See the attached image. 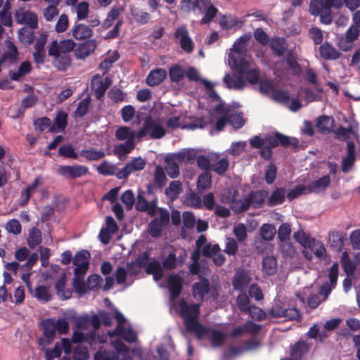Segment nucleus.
Instances as JSON below:
<instances>
[{"instance_id":"f257e3e1","label":"nucleus","mask_w":360,"mask_h":360,"mask_svg":"<svg viewBox=\"0 0 360 360\" xmlns=\"http://www.w3.org/2000/svg\"><path fill=\"white\" fill-rule=\"evenodd\" d=\"M200 304L188 303L184 299L179 303L180 315L184 320L186 330L188 333H194L199 338L207 335L208 332V330L198 320L200 313Z\"/></svg>"},{"instance_id":"f03ea898","label":"nucleus","mask_w":360,"mask_h":360,"mask_svg":"<svg viewBox=\"0 0 360 360\" xmlns=\"http://www.w3.org/2000/svg\"><path fill=\"white\" fill-rule=\"evenodd\" d=\"M345 4V0H311L309 12L314 16H319L320 21L324 25H330L333 20L332 8H341Z\"/></svg>"},{"instance_id":"7ed1b4c3","label":"nucleus","mask_w":360,"mask_h":360,"mask_svg":"<svg viewBox=\"0 0 360 360\" xmlns=\"http://www.w3.org/2000/svg\"><path fill=\"white\" fill-rule=\"evenodd\" d=\"M229 63L231 67L238 72V75L235 78V77L230 76L229 74H226L223 81L228 89L241 90L245 85L244 74L245 70L248 69V63L245 58H237L231 53L229 54Z\"/></svg>"},{"instance_id":"20e7f679","label":"nucleus","mask_w":360,"mask_h":360,"mask_svg":"<svg viewBox=\"0 0 360 360\" xmlns=\"http://www.w3.org/2000/svg\"><path fill=\"white\" fill-rule=\"evenodd\" d=\"M169 223V214L167 210L160 209V217L154 218L148 224V231L153 238L159 237L163 227Z\"/></svg>"},{"instance_id":"39448f33","label":"nucleus","mask_w":360,"mask_h":360,"mask_svg":"<svg viewBox=\"0 0 360 360\" xmlns=\"http://www.w3.org/2000/svg\"><path fill=\"white\" fill-rule=\"evenodd\" d=\"M76 46V43L70 39L60 40H53L48 48V55L49 56H58L59 53L68 54L72 51Z\"/></svg>"},{"instance_id":"423d86ee","label":"nucleus","mask_w":360,"mask_h":360,"mask_svg":"<svg viewBox=\"0 0 360 360\" xmlns=\"http://www.w3.org/2000/svg\"><path fill=\"white\" fill-rule=\"evenodd\" d=\"M89 173V168L84 165H60L57 174L66 179H75Z\"/></svg>"},{"instance_id":"0eeeda50","label":"nucleus","mask_w":360,"mask_h":360,"mask_svg":"<svg viewBox=\"0 0 360 360\" xmlns=\"http://www.w3.org/2000/svg\"><path fill=\"white\" fill-rule=\"evenodd\" d=\"M194 8L200 11L205 10V15L200 20L201 25L209 23L217 15L218 9L213 6L210 0H195L193 2Z\"/></svg>"},{"instance_id":"6e6552de","label":"nucleus","mask_w":360,"mask_h":360,"mask_svg":"<svg viewBox=\"0 0 360 360\" xmlns=\"http://www.w3.org/2000/svg\"><path fill=\"white\" fill-rule=\"evenodd\" d=\"M43 337L39 340V345L46 347L53 341L56 335L54 319H46L41 322Z\"/></svg>"},{"instance_id":"1a4fd4ad","label":"nucleus","mask_w":360,"mask_h":360,"mask_svg":"<svg viewBox=\"0 0 360 360\" xmlns=\"http://www.w3.org/2000/svg\"><path fill=\"white\" fill-rule=\"evenodd\" d=\"M14 16L18 24H25L31 29H36L38 26L37 15L33 12L20 8L15 12Z\"/></svg>"},{"instance_id":"9d476101","label":"nucleus","mask_w":360,"mask_h":360,"mask_svg":"<svg viewBox=\"0 0 360 360\" xmlns=\"http://www.w3.org/2000/svg\"><path fill=\"white\" fill-rule=\"evenodd\" d=\"M111 84L112 80L110 77H106L104 79H102L98 74L94 75L91 80V90L94 92L96 98L99 100L103 98L106 90Z\"/></svg>"},{"instance_id":"9b49d317","label":"nucleus","mask_w":360,"mask_h":360,"mask_svg":"<svg viewBox=\"0 0 360 360\" xmlns=\"http://www.w3.org/2000/svg\"><path fill=\"white\" fill-rule=\"evenodd\" d=\"M48 35L46 32H42L34 44V51L32 54L33 60L37 64H44L46 59L45 46L47 42Z\"/></svg>"},{"instance_id":"f8f14e48","label":"nucleus","mask_w":360,"mask_h":360,"mask_svg":"<svg viewBox=\"0 0 360 360\" xmlns=\"http://www.w3.org/2000/svg\"><path fill=\"white\" fill-rule=\"evenodd\" d=\"M167 288L171 299L177 298L183 290V278L179 274H170L167 278Z\"/></svg>"},{"instance_id":"ddd939ff","label":"nucleus","mask_w":360,"mask_h":360,"mask_svg":"<svg viewBox=\"0 0 360 360\" xmlns=\"http://www.w3.org/2000/svg\"><path fill=\"white\" fill-rule=\"evenodd\" d=\"M199 281L195 283L192 286V292L193 297L198 301L202 302L205 295L209 294L211 286L209 280L204 277L200 276Z\"/></svg>"},{"instance_id":"4468645a","label":"nucleus","mask_w":360,"mask_h":360,"mask_svg":"<svg viewBox=\"0 0 360 360\" xmlns=\"http://www.w3.org/2000/svg\"><path fill=\"white\" fill-rule=\"evenodd\" d=\"M174 37L179 40L181 48L186 53H191L194 48L192 39L188 35V31L185 26L178 27L174 33Z\"/></svg>"},{"instance_id":"2eb2a0df","label":"nucleus","mask_w":360,"mask_h":360,"mask_svg":"<svg viewBox=\"0 0 360 360\" xmlns=\"http://www.w3.org/2000/svg\"><path fill=\"white\" fill-rule=\"evenodd\" d=\"M70 32L72 37L77 41L91 39L94 34L91 27L84 23L75 22Z\"/></svg>"},{"instance_id":"dca6fc26","label":"nucleus","mask_w":360,"mask_h":360,"mask_svg":"<svg viewBox=\"0 0 360 360\" xmlns=\"http://www.w3.org/2000/svg\"><path fill=\"white\" fill-rule=\"evenodd\" d=\"M145 121L149 131V136L153 139H160L166 134L165 129L159 123L158 120H154L151 116H147Z\"/></svg>"},{"instance_id":"f3484780","label":"nucleus","mask_w":360,"mask_h":360,"mask_svg":"<svg viewBox=\"0 0 360 360\" xmlns=\"http://www.w3.org/2000/svg\"><path fill=\"white\" fill-rule=\"evenodd\" d=\"M97 46L98 43L95 39L84 40V42L78 44L75 50V54L77 58L85 59L94 52Z\"/></svg>"},{"instance_id":"a211bd4d","label":"nucleus","mask_w":360,"mask_h":360,"mask_svg":"<svg viewBox=\"0 0 360 360\" xmlns=\"http://www.w3.org/2000/svg\"><path fill=\"white\" fill-rule=\"evenodd\" d=\"M330 184V177L328 174L324 175L317 180H314L306 185L307 193H320L324 192Z\"/></svg>"},{"instance_id":"6ab92c4d","label":"nucleus","mask_w":360,"mask_h":360,"mask_svg":"<svg viewBox=\"0 0 360 360\" xmlns=\"http://www.w3.org/2000/svg\"><path fill=\"white\" fill-rule=\"evenodd\" d=\"M268 196L269 192L264 189L251 191L247 195L250 206L254 209L262 208Z\"/></svg>"},{"instance_id":"aec40b11","label":"nucleus","mask_w":360,"mask_h":360,"mask_svg":"<svg viewBox=\"0 0 360 360\" xmlns=\"http://www.w3.org/2000/svg\"><path fill=\"white\" fill-rule=\"evenodd\" d=\"M310 345L305 340H300L290 347L292 360H301L308 353Z\"/></svg>"},{"instance_id":"412c9836","label":"nucleus","mask_w":360,"mask_h":360,"mask_svg":"<svg viewBox=\"0 0 360 360\" xmlns=\"http://www.w3.org/2000/svg\"><path fill=\"white\" fill-rule=\"evenodd\" d=\"M320 57L326 60H335L340 57L341 53L329 42L325 41L319 49Z\"/></svg>"},{"instance_id":"4be33fe9","label":"nucleus","mask_w":360,"mask_h":360,"mask_svg":"<svg viewBox=\"0 0 360 360\" xmlns=\"http://www.w3.org/2000/svg\"><path fill=\"white\" fill-rule=\"evenodd\" d=\"M251 281V278L250 275L245 271H238L233 279V287L235 290L238 291L245 290L249 283Z\"/></svg>"},{"instance_id":"5701e85b","label":"nucleus","mask_w":360,"mask_h":360,"mask_svg":"<svg viewBox=\"0 0 360 360\" xmlns=\"http://www.w3.org/2000/svg\"><path fill=\"white\" fill-rule=\"evenodd\" d=\"M167 72L165 69L158 68L151 70L146 79V84L150 86L160 84L166 78Z\"/></svg>"},{"instance_id":"b1692460","label":"nucleus","mask_w":360,"mask_h":360,"mask_svg":"<svg viewBox=\"0 0 360 360\" xmlns=\"http://www.w3.org/2000/svg\"><path fill=\"white\" fill-rule=\"evenodd\" d=\"M68 113L59 110L53 120V124L50 127L49 131L51 133L62 132L68 125Z\"/></svg>"},{"instance_id":"393cba45","label":"nucleus","mask_w":360,"mask_h":360,"mask_svg":"<svg viewBox=\"0 0 360 360\" xmlns=\"http://www.w3.org/2000/svg\"><path fill=\"white\" fill-rule=\"evenodd\" d=\"M157 207V200L148 202L141 195H138L136 203V209L141 212H147L150 215L155 214Z\"/></svg>"},{"instance_id":"a878e982","label":"nucleus","mask_w":360,"mask_h":360,"mask_svg":"<svg viewBox=\"0 0 360 360\" xmlns=\"http://www.w3.org/2000/svg\"><path fill=\"white\" fill-rule=\"evenodd\" d=\"M334 123L333 117L322 115L317 118L316 127L319 132L326 134L332 131Z\"/></svg>"},{"instance_id":"bb28decb","label":"nucleus","mask_w":360,"mask_h":360,"mask_svg":"<svg viewBox=\"0 0 360 360\" xmlns=\"http://www.w3.org/2000/svg\"><path fill=\"white\" fill-rule=\"evenodd\" d=\"M135 147V143L131 139H127L124 143L116 145L114 148V154L122 160L125 155L129 154Z\"/></svg>"},{"instance_id":"cd10ccee","label":"nucleus","mask_w":360,"mask_h":360,"mask_svg":"<svg viewBox=\"0 0 360 360\" xmlns=\"http://www.w3.org/2000/svg\"><path fill=\"white\" fill-rule=\"evenodd\" d=\"M285 190L283 188H276L266 198V204L269 207H274L284 202Z\"/></svg>"},{"instance_id":"c85d7f7f","label":"nucleus","mask_w":360,"mask_h":360,"mask_svg":"<svg viewBox=\"0 0 360 360\" xmlns=\"http://www.w3.org/2000/svg\"><path fill=\"white\" fill-rule=\"evenodd\" d=\"M294 238L304 248H309L311 250H314L316 246V240L310 238L309 235L303 231L295 232L293 234Z\"/></svg>"},{"instance_id":"c756f323","label":"nucleus","mask_w":360,"mask_h":360,"mask_svg":"<svg viewBox=\"0 0 360 360\" xmlns=\"http://www.w3.org/2000/svg\"><path fill=\"white\" fill-rule=\"evenodd\" d=\"M219 158V155H214L210 158L200 155L196 158V163L201 170L205 171V172H210L212 162H216Z\"/></svg>"},{"instance_id":"7c9ffc66","label":"nucleus","mask_w":360,"mask_h":360,"mask_svg":"<svg viewBox=\"0 0 360 360\" xmlns=\"http://www.w3.org/2000/svg\"><path fill=\"white\" fill-rule=\"evenodd\" d=\"M66 278L63 275L56 283L55 289L58 297L63 300H67L71 297L72 291L66 288Z\"/></svg>"},{"instance_id":"2f4dec72","label":"nucleus","mask_w":360,"mask_h":360,"mask_svg":"<svg viewBox=\"0 0 360 360\" xmlns=\"http://www.w3.org/2000/svg\"><path fill=\"white\" fill-rule=\"evenodd\" d=\"M32 66L29 61L22 62L19 66L17 72H9V76L13 81H20L21 79L31 72Z\"/></svg>"},{"instance_id":"473e14b6","label":"nucleus","mask_w":360,"mask_h":360,"mask_svg":"<svg viewBox=\"0 0 360 360\" xmlns=\"http://www.w3.org/2000/svg\"><path fill=\"white\" fill-rule=\"evenodd\" d=\"M262 271L268 276H272L277 271V259L274 256H266L262 261Z\"/></svg>"},{"instance_id":"72a5a7b5","label":"nucleus","mask_w":360,"mask_h":360,"mask_svg":"<svg viewBox=\"0 0 360 360\" xmlns=\"http://www.w3.org/2000/svg\"><path fill=\"white\" fill-rule=\"evenodd\" d=\"M212 187V176L210 172H203L198 177L197 189L198 193H203Z\"/></svg>"},{"instance_id":"f704fd0d","label":"nucleus","mask_w":360,"mask_h":360,"mask_svg":"<svg viewBox=\"0 0 360 360\" xmlns=\"http://www.w3.org/2000/svg\"><path fill=\"white\" fill-rule=\"evenodd\" d=\"M34 29L27 28V27H22L18 30V39L19 40L25 44H31L35 40L34 32Z\"/></svg>"},{"instance_id":"c9c22d12","label":"nucleus","mask_w":360,"mask_h":360,"mask_svg":"<svg viewBox=\"0 0 360 360\" xmlns=\"http://www.w3.org/2000/svg\"><path fill=\"white\" fill-rule=\"evenodd\" d=\"M250 207L251 206L247 196L243 199L233 200L231 204V210L236 214H240L245 212L249 210Z\"/></svg>"},{"instance_id":"e433bc0d","label":"nucleus","mask_w":360,"mask_h":360,"mask_svg":"<svg viewBox=\"0 0 360 360\" xmlns=\"http://www.w3.org/2000/svg\"><path fill=\"white\" fill-rule=\"evenodd\" d=\"M79 155L90 161H96L103 158L105 155L103 150H97L94 148L82 150Z\"/></svg>"},{"instance_id":"4c0bfd02","label":"nucleus","mask_w":360,"mask_h":360,"mask_svg":"<svg viewBox=\"0 0 360 360\" xmlns=\"http://www.w3.org/2000/svg\"><path fill=\"white\" fill-rule=\"evenodd\" d=\"M135 136L136 132L134 130H131L129 127H120L115 131V138L119 141L127 139H131V141H134Z\"/></svg>"},{"instance_id":"58836bf2","label":"nucleus","mask_w":360,"mask_h":360,"mask_svg":"<svg viewBox=\"0 0 360 360\" xmlns=\"http://www.w3.org/2000/svg\"><path fill=\"white\" fill-rule=\"evenodd\" d=\"M146 272L148 274H153L156 280L161 278L163 276L160 263L157 260L152 261L148 264Z\"/></svg>"},{"instance_id":"ea45409f","label":"nucleus","mask_w":360,"mask_h":360,"mask_svg":"<svg viewBox=\"0 0 360 360\" xmlns=\"http://www.w3.org/2000/svg\"><path fill=\"white\" fill-rule=\"evenodd\" d=\"M185 75V71L184 68L179 65H175L169 68V76L172 82L178 83L181 82Z\"/></svg>"},{"instance_id":"a19ab883","label":"nucleus","mask_w":360,"mask_h":360,"mask_svg":"<svg viewBox=\"0 0 360 360\" xmlns=\"http://www.w3.org/2000/svg\"><path fill=\"white\" fill-rule=\"evenodd\" d=\"M54 58V65L60 70H66L71 65V58L68 54L59 53L58 56Z\"/></svg>"},{"instance_id":"79ce46f5","label":"nucleus","mask_w":360,"mask_h":360,"mask_svg":"<svg viewBox=\"0 0 360 360\" xmlns=\"http://www.w3.org/2000/svg\"><path fill=\"white\" fill-rule=\"evenodd\" d=\"M271 49L276 56H283L287 50L285 39L283 38L273 39L271 43Z\"/></svg>"},{"instance_id":"37998d69","label":"nucleus","mask_w":360,"mask_h":360,"mask_svg":"<svg viewBox=\"0 0 360 360\" xmlns=\"http://www.w3.org/2000/svg\"><path fill=\"white\" fill-rule=\"evenodd\" d=\"M41 232L37 228H33L30 231L27 238V244L30 248H34L41 243Z\"/></svg>"},{"instance_id":"c03bdc74","label":"nucleus","mask_w":360,"mask_h":360,"mask_svg":"<svg viewBox=\"0 0 360 360\" xmlns=\"http://www.w3.org/2000/svg\"><path fill=\"white\" fill-rule=\"evenodd\" d=\"M260 236L266 241H271L274 239L276 234L274 226L269 224H263L259 230Z\"/></svg>"},{"instance_id":"a18cd8bd","label":"nucleus","mask_w":360,"mask_h":360,"mask_svg":"<svg viewBox=\"0 0 360 360\" xmlns=\"http://www.w3.org/2000/svg\"><path fill=\"white\" fill-rule=\"evenodd\" d=\"M217 160V162H212V170L218 175H223L228 170L229 162L225 158Z\"/></svg>"},{"instance_id":"49530a36","label":"nucleus","mask_w":360,"mask_h":360,"mask_svg":"<svg viewBox=\"0 0 360 360\" xmlns=\"http://www.w3.org/2000/svg\"><path fill=\"white\" fill-rule=\"evenodd\" d=\"M120 14V9L117 7H113L108 13L107 17L102 24L103 28L107 30L110 27L113 25L114 21L118 18Z\"/></svg>"},{"instance_id":"de8ad7c7","label":"nucleus","mask_w":360,"mask_h":360,"mask_svg":"<svg viewBox=\"0 0 360 360\" xmlns=\"http://www.w3.org/2000/svg\"><path fill=\"white\" fill-rule=\"evenodd\" d=\"M236 303L239 310L243 313H247L252 307L249 297L243 292L238 295L236 298Z\"/></svg>"},{"instance_id":"09e8293b","label":"nucleus","mask_w":360,"mask_h":360,"mask_svg":"<svg viewBox=\"0 0 360 360\" xmlns=\"http://www.w3.org/2000/svg\"><path fill=\"white\" fill-rule=\"evenodd\" d=\"M94 360H120V356L112 350H99L95 354Z\"/></svg>"},{"instance_id":"8fccbe9b","label":"nucleus","mask_w":360,"mask_h":360,"mask_svg":"<svg viewBox=\"0 0 360 360\" xmlns=\"http://www.w3.org/2000/svg\"><path fill=\"white\" fill-rule=\"evenodd\" d=\"M77 18L83 20L88 18L89 13V4L86 1H82L76 6Z\"/></svg>"},{"instance_id":"3c124183","label":"nucleus","mask_w":360,"mask_h":360,"mask_svg":"<svg viewBox=\"0 0 360 360\" xmlns=\"http://www.w3.org/2000/svg\"><path fill=\"white\" fill-rule=\"evenodd\" d=\"M1 23L6 27H11L13 25L11 13L9 11V4H5L4 8L0 11Z\"/></svg>"},{"instance_id":"603ef678","label":"nucleus","mask_w":360,"mask_h":360,"mask_svg":"<svg viewBox=\"0 0 360 360\" xmlns=\"http://www.w3.org/2000/svg\"><path fill=\"white\" fill-rule=\"evenodd\" d=\"M342 265L345 272L348 275L354 274L356 270L355 263L349 258L348 254L346 252L342 253Z\"/></svg>"},{"instance_id":"864d4df0","label":"nucleus","mask_w":360,"mask_h":360,"mask_svg":"<svg viewBox=\"0 0 360 360\" xmlns=\"http://www.w3.org/2000/svg\"><path fill=\"white\" fill-rule=\"evenodd\" d=\"M108 96L114 103H122L125 100V94L117 86L112 87L108 91Z\"/></svg>"},{"instance_id":"5fc2aeb1","label":"nucleus","mask_w":360,"mask_h":360,"mask_svg":"<svg viewBox=\"0 0 360 360\" xmlns=\"http://www.w3.org/2000/svg\"><path fill=\"white\" fill-rule=\"evenodd\" d=\"M91 104V99L89 98H86L81 101L79 102L75 114L77 117H82L89 111V108Z\"/></svg>"},{"instance_id":"6e6d98bb","label":"nucleus","mask_w":360,"mask_h":360,"mask_svg":"<svg viewBox=\"0 0 360 360\" xmlns=\"http://www.w3.org/2000/svg\"><path fill=\"white\" fill-rule=\"evenodd\" d=\"M291 234V227L288 223H283L278 230V238L279 241L289 240Z\"/></svg>"},{"instance_id":"4d7b16f0","label":"nucleus","mask_w":360,"mask_h":360,"mask_svg":"<svg viewBox=\"0 0 360 360\" xmlns=\"http://www.w3.org/2000/svg\"><path fill=\"white\" fill-rule=\"evenodd\" d=\"M153 180L154 183L159 187H162L166 182V175L164 169L160 165L155 167Z\"/></svg>"},{"instance_id":"13d9d810","label":"nucleus","mask_w":360,"mask_h":360,"mask_svg":"<svg viewBox=\"0 0 360 360\" xmlns=\"http://www.w3.org/2000/svg\"><path fill=\"white\" fill-rule=\"evenodd\" d=\"M271 98L274 101L284 103L290 100V95L286 90L274 89L271 95Z\"/></svg>"},{"instance_id":"bf43d9fd","label":"nucleus","mask_w":360,"mask_h":360,"mask_svg":"<svg viewBox=\"0 0 360 360\" xmlns=\"http://www.w3.org/2000/svg\"><path fill=\"white\" fill-rule=\"evenodd\" d=\"M58 154L61 156L75 160L78 158V154L75 151L73 147L70 144L62 145L59 148Z\"/></svg>"},{"instance_id":"052dcab7","label":"nucleus","mask_w":360,"mask_h":360,"mask_svg":"<svg viewBox=\"0 0 360 360\" xmlns=\"http://www.w3.org/2000/svg\"><path fill=\"white\" fill-rule=\"evenodd\" d=\"M277 167L276 165L271 162L266 167L264 174V179L267 184H272L276 177Z\"/></svg>"},{"instance_id":"680f3d73","label":"nucleus","mask_w":360,"mask_h":360,"mask_svg":"<svg viewBox=\"0 0 360 360\" xmlns=\"http://www.w3.org/2000/svg\"><path fill=\"white\" fill-rule=\"evenodd\" d=\"M279 246L283 256L292 257L295 255V248L290 240L286 241H280Z\"/></svg>"},{"instance_id":"e2e57ef3","label":"nucleus","mask_w":360,"mask_h":360,"mask_svg":"<svg viewBox=\"0 0 360 360\" xmlns=\"http://www.w3.org/2000/svg\"><path fill=\"white\" fill-rule=\"evenodd\" d=\"M166 161L167 163L166 167L167 175L172 179L176 178L179 174V167L178 163L169 158L166 159Z\"/></svg>"},{"instance_id":"0e129e2a","label":"nucleus","mask_w":360,"mask_h":360,"mask_svg":"<svg viewBox=\"0 0 360 360\" xmlns=\"http://www.w3.org/2000/svg\"><path fill=\"white\" fill-rule=\"evenodd\" d=\"M91 255L88 250H82L79 251L73 257V264H78L84 263L86 265H89V259Z\"/></svg>"},{"instance_id":"69168bd1","label":"nucleus","mask_w":360,"mask_h":360,"mask_svg":"<svg viewBox=\"0 0 360 360\" xmlns=\"http://www.w3.org/2000/svg\"><path fill=\"white\" fill-rule=\"evenodd\" d=\"M103 282L102 277L98 274H93L88 277L86 287L90 290H94L101 287Z\"/></svg>"},{"instance_id":"338daca9","label":"nucleus","mask_w":360,"mask_h":360,"mask_svg":"<svg viewBox=\"0 0 360 360\" xmlns=\"http://www.w3.org/2000/svg\"><path fill=\"white\" fill-rule=\"evenodd\" d=\"M97 171L101 175L111 176L115 174V166L105 160L97 167Z\"/></svg>"},{"instance_id":"774afa93","label":"nucleus","mask_w":360,"mask_h":360,"mask_svg":"<svg viewBox=\"0 0 360 360\" xmlns=\"http://www.w3.org/2000/svg\"><path fill=\"white\" fill-rule=\"evenodd\" d=\"M181 183L179 181H171L169 186L165 189V194L167 196H177L181 191Z\"/></svg>"}]
</instances>
